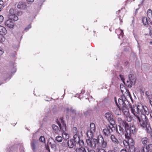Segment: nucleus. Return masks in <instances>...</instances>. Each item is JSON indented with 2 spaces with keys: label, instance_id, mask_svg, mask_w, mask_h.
<instances>
[{
  "label": "nucleus",
  "instance_id": "nucleus-39",
  "mask_svg": "<svg viewBox=\"0 0 152 152\" xmlns=\"http://www.w3.org/2000/svg\"><path fill=\"white\" fill-rule=\"evenodd\" d=\"M146 130L148 133H150L151 131V127H148V128H146Z\"/></svg>",
  "mask_w": 152,
  "mask_h": 152
},
{
  "label": "nucleus",
  "instance_id": "nucleus-1",
  "mask_svg": "<svg viewBox=\"0 0 152 152\" xmlns=\"http://www.w3.org/2000/svg\"><path fill=\"white\" fill-rule=\"evenodd\" d=\"M120 88L123 95L118 99V103L117 101L116 97H115L114 98L115 104L120 111V113H118L117 114L119 115L120 113V111L122 110L126 117H129L130 115V113L128 108V106L129 105L131 113L138 120L139 124L143 128H146L148 121L146 115L148 116L149 114L148 108L146 106L142 105L141 104L131 106L126 99L124 94V93L127 95L129 96L132 102L133 99L129 92L124 86H123L121 87V85Z\"/></svg>",
  "mask_w": 152,
  "mask_h": 152
},
{
  "label": "nucleus",
  "instance_id": "nucleus-36",
  "mask_svg": "<svg viewBox=\"0 0 152 152\" xmlns=\"http://www.w3.org/2000/svg\"><path fill=\"white\" fill-rule=\"evenodd\" d=\"M132 149L133 151H132V152H140V150L137 148H135L134 147V148H133Z\"/></svg>",
  "mask_w": 152,
  "mask_h": 152
},
{
  "label": "nucleus",
  "instance_id": "nucleus-2",
  "mask_svg": "<svg viewBox=\"0 0 152 152\" xmlns=\"http://www.w3.org/2000/svg\"><path fill=\"white\" fill-rule=\"evenodd\" d=\"M123 122L125 126V136L126 138L128 139L127 140H125L123 141V144L126 148L131 151V149H132L134 146V140L131 138V137L133 136L135 133V127L132 125L129 127L128 124L125 121H123Z\"/></svg>",
  "mask_w": 152,
  "mask_h": 152
},
{
  "label": "nucleus",
  "instance_id": "nucleus-53",
  "mask_svg": "<svg viewBox=\"0 0 152 152\" xmlns=\"http://www.w3.org/2000/svg\"><path fill=\"white\" fill-rule=\"evenodd\" d=\"M150 103L151 105H152V101H151V100H150Z\"/></svg>",
  "mask_w": 152,
  "mask_h": 152
},
{
  "label": "nucleus",
  "instance_id": "nucleus-20",
  "mask_svg": "<svg viewBox=\"0 0 152 152\" xmlns=\"http://www.w3.org/2000/svg\"><path fill=\"white\" fill-rule=\"evenodd\" d=\"M141 141L142 144L145 146L146 145L148 142V140L146 137H144L142 138Z\"/></svg>",
  "mask_w": 152,
  "mask_h": 152
},
{
  "label": "nucleus",
  "instance_id": "nucleus-34",
  "mask_svg": "<svg viewBox=\"0 0 152 152\" xmlns=\"http://www.w3.org/2000/svg\"><path fill=\"white\" fill-rule=\"evenodd\" d=\"M151 94V92L148 91H147L145 92V94L147 96L148 98L149 99H150V94Z\"/></svg>",
  "mask_w": 152,
  "mask_h": 152
},
{
  "label": "nucleus",
  "instance_id": "nucleus-55",
  "mask_svg": "<svg viewBox=\"0 0 152 152\" xmlns=\"http://www.w3.org/2000/svg\"><path fill=\"white\" fill-rule=\"evenodd\" d=\"M151 135L152 138V131L151 132Z\"/></svg>",
  "mask_w": 152,
  "mask_h": 152
},
{
  "label": "nucleus",
  "instance_id": "nucleus-46",
  "mask_svg": "<svg viewBox=\"0 0 152 152\" xmlns=\"http://www.w3.org/2000/svg\"><path fill=\"white\" fill-rule=\"evenodd\" d=\"M145 148L144 147H143L142 148V149L141 150V152H145Z\"/></svg>",
  "mask_w": 152,
  "mask_h": 152
},
{
  "label": "nucleus",
  "instance_id": "nucleus-23",
  "mask_svg": "<svg viewBox=\"0 0 152 152\" xmlns=\"http://www.w3.org/2000/svg\"><path fill=\"white\" fill-rule=\"evenodd\" d=\"M112 141L115 144H118L119 142L118 140L115 137L114 135H112L110 137Z\"/></svg>",
  "mask_w": 152,
  "mask_h": 152
},
{
  "label": "nucleus",
  "instance_id": "nucleus-27",
  "mask_svg": "<svg viewBox=\"0 0 152 152\" xmlns=\"http://www.w3.org/2000/svg\"><path fill=\"white\" fill-rule=\"evenodd\" d=\"M146 151H148L149 152H152V144H149L147 146H146L145 148Z\"/></svg>",
  "mask_w": 152,
  "mask_h": 152
},
{
  "label": "nucleus",
  "instance_id": "nucleus-38",
  "mask_svg": "<svg viewBox=\"0 0 152 152\" xmlns=\"http://www.w3.org/2000/svg\"><path fill=\"white\" fill-rule=\"evenodd\" d=\"M4 17L2 15H0V24L3 21Z\"/></svg>",
  "mask_w": 152,
  "mask_h": 152
},
{
  "label": "nucleus",
  "instance_id": "nucleus-35",
  "mask_svg": "<svg viewBox=\"0 0 152 152\" xmlns=\"http://www.w3.org/2000/svg\"><path fill=\"white\" fill-rule=\"evenodd\" d=\"M45 0H38V5L39 6H41L43 2L45 1Z\"/></svg>",
  "mask_w": 152,
  "mask_h": 152
},
{
  "label": "nucleus",
  "instance_id": "nucleus-58",
  "mask_svg": "<svg viewBox=\"0 0 152 152\" xmlns=\"http://www.w3.org/2000/svg\"><path fill=\"white\" fill-rule=\"evenodd\" d=\"M150 44L152 45V42H150Z\"/></svg>",
  "mask_w": 152,
  "mask_h": 152
},
{
  "label": "nucleus",
  "instance_id": "nucleus-3",
  "mask_svg": "<svg viewBox=\"0 0 152 152\" xmlns=\"http://www.w3.org/2000/svg\"><path fill=\"white\" fill-rule=\"evenodd\" d=\"M86 143L88 146L94 149L99 144L98 138L97 139L95 138L87 139Z\"/></svg>",
  "mask_w": 152,
  "mask_h": 152
},
{
  "label": "nucleus",
  "instance_id": "nucleus-31",
  "mask_svg": "<svg viewBox=\"0 0 152 152\" xmlns=\"http://www.w3.org/2000/svg\"><path fill=\"white\" fill-rule=\"evenodd\" d=\"M72 131L74 134L79 133V132L78 131L77 128L76 127H74L72 129Z\"/></svg>",
  "mask_w": 152,
  "mask_h": 152
},
{
  "label": "nucleus",
  "instance_id": "nucleus-25",
  "mask_svg": "<svg viewBox=\"0 0 152 152\" xmlns=\"http://www.w3.org/2000/svg\"><path fill=\"white\" fill-rule=\"evenodd\" d=\"M74 140L76 142H77L78 140H79V133H77L75 134L73 136Z\"/></svg>",
  "mask_w": 152,
  "mask_h": 152
},
{
  "label": "nucleus",
  "instance_id": "nucleus-49",
  "mask_svg": "<svg viewBox=\"0 0 152 152\" xmlns=\"http://www.w3.org/2000/svg\"><path fill=\"white\" fill-rule=\"evenodd\" d=\"M65 111L66 112H68L69 111V109L68 108H66L65 109Z\"/></svg>",
  "mask_w": 152,
  "mask_h": 152
},
{
  "label": "nucleus",
  "instance_id": "nucleus-47",
  "mask_svg": "<svg viewBox=\"0 0 152 152\" xmlns=\"http://www.w3.org/2000/svg\"><path fill=\"white\" fill-rule=\"evenodd\" d=\"M71 110L73 113H75V110L72 108H71Z\"/></svg>",
  "mask_w": 152,
  "mask_h": 152
},
{
  "label": "nucleus",
  "instance_id": "nucleus-42",
  "mask_svg": "<svg viewBox=\"0 0 152 152\" xmlns=\"http://www.w3.org/2000/svg\"><path fill=\"white\" fill-rule=\"evenodd\" d=\"M1 42H3L5 40V38L1 35Z\"/></svg>",
  "mask_w": 152,
  "mask_h": 152
},
{
  "label": "nucleus",
  "instance_id": "nucleus-4",
  "mask_svg": "<svg viewBox=\"0 0 152 152\" xmlns=\"http://www.w3.org/2000/svg\"><path fill=\"white\" fill-rule=\"evenodd\" d=\"M113 125L106 126V128L103 129V134L105 136L107 137L110 135L111 133L115 130V128Z\"/></svg>",
  "mask_w": 152,
  "mask_h": 152
},
{
  "label": "nucleus",
  "instance_id": "nucleus-48",
  "mask_svg": "<svg viewBox=\"0 0 152 152\" xmlns=\"http://www.w3.org/2000/svg\"><path fill=\"white\" fill-rule=\"evenodd\" d=\"M120 152H127V151L125 149H122L120 151Z\"/></svg>",
  "mask_w": 152,
  "mask_h": 152
},
{
  "label": "nucleus",
  "instance_id": "nucleus-8",
  "mask_svg": "<svg viewBox=\"0 0 152 152\" xmlns=\"http://www.w3.org/2000/svg\"><path fill=\"white\" fill-rule=\"evenodd\" d=\"M29 6L25 2L20 1L19 2L17 5V7L18 9L21 10H25Z\"/></svg>",
  "mask_w": 152,
  "mask_h": 152
},
{
  "label": "nucleus",
  "instance_id": "nucleus-7",
  "mask_svg": "<svg viewBox=\"0 0 152 152\" xmlns=\"http://www.w3.org/2000/svg\"><path fill=\"white\" fill-rule=\"evenodd\" d=\"M98 140L99 141V144L101 143V147L103 148H105L107 146V142L104 140L103 137L101 135H99L98 136Z\"/></svg>",
  "mask_w": 152,
  "mask_h": 152
},
{
  "label": "nucleus",
  "instance_id": "nucleus-14",
  "mask_svg": "<svg viewBox=\"0 0 152 152\" xmlns=\"http://www.w3.org/2000/svg\"><path fill=\"white\" fill-rule=\"evenodd\" d=\"M116 131L119 134L122 135L124 134V129L121 126H118L116 127Z\"/></svg>",
  "mask_w": 152,
  "mask_h": 152
},
{
  "label": "nucleus",
  "instance_id": "nucleus-52",
  "mask_svg": "<svg viewBox=\"0 0 152 152\" xmlns=\"http://www.w3.org/2000/svg\"><path fill=\"white\" fill-rule=\"evenodd\" d=\"M84 93V90H82L81 91V93H82L83 94Z\"/></svg>",
  "mask_w": 152,
  "mask_h": 152
},
{
  "label": "nucleus",
  "instance_id": "nucleus-12",
  "mask_svg": "<svg viewBox=\"0 0 152 152\" xmlns=\"http://www.w3.org/2000/svg\"><path fill=\"white\" fill-rule=\"evenodd\" d=\"M147 15L148 18L150 20V21H149L150 23L152 25V11L151 10L149 9L148 10L147 12Z\"/></svg>",
  "mask_w": 152,
  "mask_h": 152
},
{
  "label": "nucleus",
  "instance_id": "nucleus-37",
  "mask_svg": "<svg viewBox=\"0 0 152 152\" xmlns=\"http://www.w3.org/2000/svg\"><path fill=\"white\" fill-rule=\"evenodd\" d=\"M31 28V24H29L27 27H26L25 28V31H28L29 29L30 28Z\"/></svg>",
  "mask_w": 152,
  "mask_h": 152
},
{
  "label": "nucleus",
  "instance_id": "nucleus-9",
  "mask_svg": "<svg viewBox=\"0 0 152 152\" xmlns=\"http://www.w3.org/2000/svg\"><path fill=\"white\" fill-rule=\"evenodd\" d=\"M5 24L7 27L11 28H13L14 25V22L9 19L5 22Z\"/></svg>",
  "mask_w": 152,
  "mask_h": 152
},
{
  "label": "nucleus",
  "instance_id": "nucleus-15",
  "mask_svg": "<svg viewBox=\"0 0 152 152\" xmlns=\"http://www.w3.org/2000/svg\"><path fill=\"white\" fill-rule=\"evenodd\" d=\"M86 147H85V148L81 147L77 148L76 149L75 151L76 152H87V151Z\"/></svg>",
  "mask_w": 152,
  "mask_h": 152
},
{
  "label": "nucleus",
  "instance_id": "nucleus-44",
  "mask_svg": "<svg viewBox=\"0 0 152 152\" xmlns=\"http://www.w3.org/2000/svg\"><path fill=\"white\" fill-rule=\"evenodd\" d=\"M119 76L121 80L123 81L124 83V77L123 75H119Z\"/></svg>",
  "mask_w": 152,
  "mask_h": 152
},
{
  "label": "nucleus",
  "instance_id": "nucleus-10",
  "mask_svg": "<svg viewBox=\"0 0 152 152\" xmlns=\"http://www.w3.org/2000/svg\"><path fill=\"white\" fill-rule=\"evenodd\" d=\"M60 119H61V124H59V126L61 130L63 132H64L66 130V125L64 123V121L62 120V118Z\"/></svg>",
  "mask_w": 152,
  "mask_h": 152
},
{
  "label": "nucleus",
  "instance_id": "nucleus-16",
  "mask_svg": "<svg viewBox=\"0 0 152 152\" xmlns=\"http://www.w3.org/2000/svg\"><path fill=\"white\" fill-rule=\"evenodd\" d=\"M7 30L4 27L0 26V35H5L7 33Z\"/></svg>",
  "mask_w": 152,
  "mask_h": 152
},
{
  "label": "nucleus",
  "instance_id": "nucleus-54",
  "mask_svg": "<svg viewBox=\"0 0 152 152\" xmlns=\"http://www.w3.org/2000/svg\"><path fill=\"white\" fill-rule=\"evenodd\" d=\"M150 103L151 105H152V101H151V100H150Z\"/></svg>",
  "mask_w": 152,
  "mask_h": 152
},
{
  "label": "nucleus",
  "instance_id": "nucleus-40",
  "mask_svg": "<svg viewBox=\"0 0 152 152\" xmlns=\"http://www.w3.org/2000/svg\"><path fill=\"white\" fill-rule=\"evenodd\" d=\"M98 152H106V151L104 149L101 148L98 150Z\"/></svg>",
  "mask_w": 152,
  "mask_h": 152
},
{
  "label": "nucleus",
  "instance_id": "nucleus-19",
  "mask_svg": "<svg viewBox=\"0 0 152 152\" xmlns=\"http://www.w3.org/2000/svg\"><path fill=\"white\" fill-rule=\"evenodd\" d=\"M94 132L90 130L87 131L86 134L88 137L89 139L93 138Z\"/></svg>",
  "mask_w": 152,
  "mask_h": 152
},
{
  "label": "nucleus",
  "instance_id": "nucleus-56",
  "mask_svg": "<svg viewBox=\"0 0 152 152\" xmlns=\"http://www.w3.org/2000/svg\"><path fill=\"white\" fill-rule=\"evenodd\" d=\"M115 32H116V33L118 34V30H116Z\"/></svg>",
  "mask_w": 152,
  "mask_h": 152
},
{
  "label": "nucleus",
  "instance_id": "nucleus-13",
  "mask_svg": "<svg viewBox=\"0 0 152 152\" xmlns=\"http://www.w3.org/2000/svg\"><path fill=\"white\" fill-rule=\"evenodd\" d=\"M150 20L148 18L144 17H143L142 19V22L144 25H148L150 23Z\"/></svg>",
  "mask_w": 152,
  "mask_h": 152
},
{
  "label": "nucleus",
  "instance_id": "nucleus-17",
  "mask_svg": "<svg viewBox=\"0 0 152 152\" xmlns=\"http://www.w3.org/2000/svg\"><path fill=\"white\" fill-rule=\"evenodd\" d=\"M37 143L35 140H33L31 143V146L32 149L34 151H35L37 149L36 147Z\"/></svg>",
  "mask_w": 152,
  "mask_h": 152
},
{
  "label": "nucleus",
  "instance_id": "nucleus-6",
  "mask_svg": "<svg viewBox=\"0 0 152 152\" xmlns=\"http://www.w3.org/2000/svg\"><path fill=\"white\" fill-rule=\"evenodd\" d=\"M10 13V19L12 21H17L18 19V17L15 15L14 10L13 9H11L9 10Z\"/></svg>",
  "mask_w": 152,
  "mask_h": 152
},
{
  "label": "nucleus",
  "instance_id": "nucleus-43",
  "mask_svg": "<svg viewBox=\"0 0 152 152\" xmlns=\"http://www.w3.org/2000/svg\"><path fill=\"white\" fill-rule=\"evenodd\" d=\"M4 53V51L2 49L0 48V56L2 55Z\"/></svg>",
  "mask_w": 152,
  "mask_h": 152
},
{
  "label": "nucleus",
  "instance_id": "nucleus-21",
  "mask_svg": "<svg viewBox=\"0 0 152 152\" xmlns=\"http://www.w3.org/2000/svg\"><path fill=\"white\" fill-rule=\"evenodd\" d=\"M54 141V140L52 138H50L49 139L48 143L50 145L52 148H56V145L54 143H52V141Z\"/></svg>",
  "mask_w": 152,
  "mask_h": 152
},
{
  "label": "nucleus",
  "instance_id": "nucleus-45",
  "mask_svg": "<svg viewBox=\"0 0 152 152\" xmlns=\"http://www.w3.org/2000/svg\"><path fill=\"white\" fill-rule=\"evenodd\" d=\"M118 120L119 123H121L122 122V119L121 118H118Z\"/></svg>",
  "mask_w": 152,
  "mask_h": 152
},
{
  "label": "nucleus",
  "instance_id": "nucleus-30",
  "mask_svg": "<svg viewBox=\"0 0 152 152\" xmlns=\"http://www.w3.org/2000/svg\"><path fill=\"white\" fill-rule=\"evenodd\" d=\"M77 142L80 146L82 147L84 145V143L83 140L80 139L79 140H78Z\"/></svg>",
  "mask_w": 152,
  "mask_h": 152
},
{
  "label": "nucleus",
  "instance_id": "nucleus-11",
  "mask_svg": "<svg viewBox=\"0 0 152 152\" xmlns=\"http://www.w3.org/2000/svg\"><path fill=\"white\" fill-rule=\"evenodd\" d=\"M75 142L74 139H71L67 142L68 145L70 148H72L75 146Z\"/></svg>",
  "mask_w": 152,
  "mask_h": 152
},
{
  "label": "nucleus",
  "instance_id": "nucleus-28",
  "mask_svg": "<svg viewBox=\"0 0 152 152\" xmlns=\"http://www.w3.org/2000/svg\"><path fill=\"white\" fill-rule=\"evenodd\" d=\"M90 130L93 132H95L96 129L95 126L94 124L93 123H91L90 124Z\"/></svg>",
  "mask_w": 152,
  "mask_h": 152
},
{
  "label": "nucleus",
  "instance_id": "nucleus-32",
  "mask_svg": "<svg viewBox=\"0 0 152 152\" xmlns=\"http://www.w3.org/2000/svg\"><path fill=\"white\" fill-rule=\"evenodd\" d=\"M39 140L40 141L44 142L45 141V138L43 136H41L39 138Z\"/></svg>",
  "mask_w": 152,
  "mask_h": 152
},
{
  "label": "nucleus",
  "instance_id": "nucleus-26",
  "mask_svg": "<svg viewBox=\"0 0 152 152\" xmlns=\"http://www.w3.org/2000/svg\"><path fill=\"white\" fill-rule=\"evenodd\" d=\"M135 83H132V81H130V80H127L126 83H125V85L126 86L129 88H131L132 85H134Z\"/></svg>",
  "mask_w": 152,
  "mask_h": 152
},
{
  "label": "nucleus",
  "instance_id": "nucleus-5",
  "mask_svg": "<svg viewBox=\"0 0 152 152\" xmlns=\"http://www.w3.org/2000/svg\"><path fill=\"white\" fill-rule=\"evenodd\" d=\"M105 116L111 125L115 124V122L113 118V116L111 113H107L105 115Z\"/></svg>",
  "mask_w": 152,
  "mask_h": 152
},
{
  "label": "nucleus",
  "instance_id": "nucleus-24",
  "mask_svg": "<svg viewBox=\"0 0 152 152\" xmlns=\"http://www.w3.org/2000/svg\"><path fill=\"white\" fill-rule=\"evenodd\" d=\"M69 138V135L65 132H63L62 133V138L65 140H66Z\"/></svg>",
  "mask_w": 152,
  "mask_h": 152
},
{
  "label": "nucleus",
  "instance_id": "nucleus-57",
  "mask_svg": "<svg viewBox=\"0 0 152 152\" xmlns=\"http://www.w3.org/2000/svg\"><path fill=\"white\" fill-rule=\"evenodd\" d=\"M150 36L152 37V33L151 34Z\"/></svg>",
  "mask_w": 152,
  "mask_h": 152
},
{
  "label": "nucleus",
  "instance_id": "nucleus-33",
  "mask_svg": "<svg viewBox=\"0 0 152 152\" xmlns=\"http://www.w3.org/2000/svg\"><path fill=\"white\" fill-rule=\"evenodd\" d=\"M119 31L120 34H119L120 36L118 37V38L120 39H121V38H122L123 37V35L124 34V33L122 30L121 29H119Z\"/></svg>",
  "mask_w": 152,
  "mask_h": 152
},
{
  "label": "nucleus",
  "instance_id": "nucleus-41",
  "mask_svg": "<svg viewBox=\"0 0 152 152\" xmlns=\"http://www.w3.org/2000/svg\"><path fill=\"white\" fill-rule=\"evenodd\" d=\"M86 148L87 151V152H95V151L93 150H89L88 147H86Z\"/></svg>",
  "mask_w": 152,
  "mask_h": 152
},
{
  "label": "nucleus",
  "instance_id": "nucleus-22",
  "mask_svg": "<svg viewBox=\"0 0 152 152\" xmlns=\"http://www.w3.org/2000/svg\"><path fill=\"white\" fill-rule=\"evenodd\" d=\"M129 77L130 81H132V83H135V79L134 77V75L132 74H130L129 75Z\"/></svg>",
  "mask_w": 152,
  "mask_h": 152
},
{
  "label": "nucleus",
  "instance_id": "nucleus-50",
  "mask_svg": "<svg viewBox=\"0 0 152 152\" xmlns=\"http://www.w3.org/2000/svg\"><path fill=\"white\" fill-rule=\"evenodd\" d=\"M27 1L29 2H33L34 0H27Z\"/></svg>",
  "mask_w": 152,
  "mask_h": 152
},
{
  "label": "nucleus",
  "instance_id": "nucleus-51",
  "mask_svg": "<svg viewBox=\"0 0 152 152\" xmlns=\"http://www.w3.org/2000/svg\"><path fill=\"white\" fill-rule=\"evenodd\" d=\"M108 152H115L114 151L110 150H109L108 151Z\"/></svg>",
  "mask_w": 152,
  "mask_h": 152
},
{
  "label": "nucleus",
  "instance_id": "nucleus-18",
  "mask_svg": "<svg viewBox=\"0 0 152 152\" xmlns=\"http://www.w3.org/2000/svg\"><path fill=\"white\" fill-rule=\"evenodd\" d=\"M52 127L55 133L57 134H58L59 133L60 130L57 126L53 124L52 125Z\"/></svg>",
  "mask_w": 152,
  "mask_h": 152
},
{
  "label": "nucleus",
  "instance_id": "nucleus-29",
  "mask_svg": "<svg viewBox=\"0 0 152 152\" xmlns=\"http://www.w3.org/2000/svg\"><path fill=\"white\" fill-rule=\"evenodd\" d=\"M55 140L58 142H61L63 140L62 137L60 136H58L56 137Z\"/></svg>",
  "mask_w": 152,
  "mask_h": 152
}]
</instances>
